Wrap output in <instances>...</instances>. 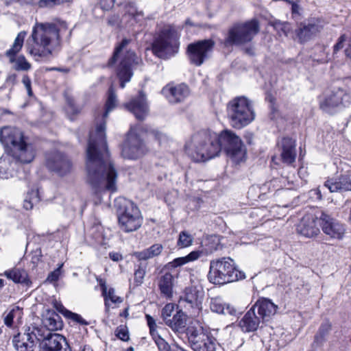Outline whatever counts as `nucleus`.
<instances>
[{
    "instance_id": "8fccbe9b",
    "label": "nucleus",
    "mask_w": 351,
    "mask_h": 351,
    "mask_svg": "<svg viewBox=\"0 0 351 351\" xmlns=\"http://www.w3.org/2000/svg\"><path fill=\"white\" fill-rule=\"evenodd\" d=\"M116 336L122 341H126L129 339V333L127 328L120 326L116 329Z\"/></svg>"
},
{
    "instance_id": "603ef678",
    "label": "nucleus",
    "mask_w": 351,
    "mask_h": 351,
    "mask_svg": "<svg viewBox=\"0 0 351 351\" xmlns=\"http://www.w3.org/2000/svg\"><path fill=\"white\" fill-rule=\"evenodd\" d=\"M154 342L160 351H170V346L162 337Z\"/></svg>"
},
{
    "instance_id": "7c9ffc66",
    "label": "nucleus",
    "mask_w": 351,
    "mask_h": 351,
    "mask_svg": "<svg viewBox=\"0 0 351 351\" xmlns=\"http://www.w3.org/2000/svg\"><path fill=\"white\" fill-rule=\"evenodd\" d=\"M162 250V245L160 243H155L149 247L146 248L141 252H135L134 256L138 261H146L159 256Z\"/></svg>"
},
{
    "instance_id": "2f4dec72",
    "label": "nucleus",
    "mask_w": 351,
    "mask_h": 351,
    "mask_svg": "<svg viewBox=\"0 0 351 351\" xmlns=\"http://www.w3.org/2000/svg\"><path fill=\"white\" fill-rule=\"evenodd\" d=\"M210 308L213 312L223 315H233L236 312L232 306L224 304L219 298H212Z\"/></svg>"
},
{
    "instance_id": "f257e3e1",
    "label": "nucleus",
    "mask_w": 351,
    "mask_h": 351,
    "mask_svg": "<svg viewBox=\"0 0 351 351\" xmlns=\"http://www.w3.org/2000/svg\"><path fill=\"white\" fill-rule=\"evenodd\" d=\"M106 122L97 124L90 132L86 149L87 179L97 191L112 193L117 189L118 173L113 166L106 141Z\"/></svg>"
},
{
    "instance_id": "4468645a",
    "label": "nucleus",
    "mask_w": 351,
    "mask_h": 351,
    "mask_svg": "<svg viewBox=\"0 0 351 351\" xmlns=\"http://www.w3.org/2000/svg\"><path fill=\"white\" fill-rule=\"evenodd\" d=\"M215 42L211 39L202 40L191 43L187 47V53L190 62L201 66L213 52Z\"/></svg>"
},
{
    "instance_id": "20e7f679",
    "label": "nucleus",
    "mask_w": 351,
    "mask_h": 351,
    "mask_svg": "<svg viewBox=\"0 0 351 351\" xmlns=\"http://www.w3.org/2000/svg\"><path fill=\"white\" fill-rule=\"evenodd\" d=\"M0 142L21 162L29 163L33 160L35 156L33 147L25 143L23 134L19 129L3 128L0 131Z\"/></svg>"
},
{
    "instance_id": "5701e85b",
    "label": "nucleus",
    "mask_w": 351,
    "mask_h": 351,
    "mask_svg": "<svg viewBox=\"0 0 351 351\" xmlns=\"http://www.w3.org/2000/svg\"><path fill=\"white\" fill-rule=\"evenodd\" d=\"M25 332L23 335L19 334L14 337L12 343L17 351H34L35 339L37 338L34 331Z\"/></svg>"
},
{
    "instance_id": "37998d69",
    "label": "nucleus",
    "mask_w": 351,
    "mask_h": 351,
    "mask_svg": "<svg viewBox=\"0 0 351 351\" xmlns=\"http://www.w3.org/2000/svg\"><path fill=\"white\" fill-rule=\"evenodd\" d=\"M193 237L185 231L181 232L178 241V245L180 247H186L193 243Z\"/></svg>"
},
{
    "instance_id": "e2e57ef3",
    "label": "nucleus",
    "mask_w": 351,
    "mask_h": 351,
    "mask_svg": "<svg viewBox=\"0 0 351 351\" xmlns=\"http://www.w3.org/2000/svg\"><path fill=\"white\" fill-rule=\"evenodd\" d=\"M346 206L348 207V208L350 209V219L351 220V199L350 200H348L346 203Z\"/></svg>"
},
{
    "instance_id": "a18cd8bd",
    "label": "nucleus",
    "mask_w": 351,
    "mask_h": 351,
    "mask_svg": "<svg viewBox=\"0 0 351 351\" xmlns=\"http://www.w3.org/2000/svg\"><path fill=\"white\" fill-rule=\"evenodd\" d=\"M308 34H315L319 32L323 27V22L319 19H311L308 20Z\"/></svg>"
},
{
    "instance_id": "bb28decb",
    "label": "nucleus",
    "mask_w": 351,
    "mask_h": 351,
    "mask_svg": "<svg viewBox=\"0 0 351 351\" xmlns=\"http://www.w3.org/2000/svg\"><path fill=\"white\" fill-rule=\"evenodd\" d=\"M66 339L61 335L49 332L42 341L43 351H60Z\"/></svg>"
},
{
    "instance_id": "b1692460",
    "label": "nucleus",
    "mask_w": 351,
    "mask_h": 351,
    "mask_svg": "<svg viewBox=\"0 0 351 351\" xmlns=\"http://www.w3.org/2000/svg\"><path fill=\"white\" fill-rule=\"evenodd\" d=\"M331 193L351 191V175L343 174L328 179L324 184Z\"/></svg>"
},
{
    "instance_id": "f704fd0d",
    "label": "nucleus",
    "mask_w": 351,
    "mask_h": 351,
    "mask_svg": "<svg viewBox=\"0 0 351 351\" xmlns=\"http://www.w3.org/2000/svg\"><path fill=\"white\" fill-rule=\"evenodd\" d=\"M5 276L16 283H22L25 285H28L29 283L28 276L25 270L15 268L10 271H6L5 272Z\"/></svg>"
},
{
    "instance_id": "f8f14e48",
    "label": "nucleus",
    "mask_w": 351,
    "mask_h": 351,
    "mask_svg": "<svg viewBox=\"0 0 351 351\" xmlns=\"http://www.w3.org/2000/svg\"><path fill=\"white\" fill-rule=\"evenodd\" d=\"M215 141L219 144L221 151L223 149L226 154L236 163L241 162L245 155L241 138L230 130H223L217 134Z\"/></svg>"
},
{
    "instance_id": "c85d7f7f",
    "label": "nucleus",
    "mask_w": 351,
    "mask_h": 351,
    "mask_svg": "<svg viewBox=\"0 0 351 351\" xmlns=\"http://www.w3.org/2000/svg\"><path fill=\"white\" fill-rule=\"evenodd\" d=\"M173 276L167 272L160 276L158 280V287L160 293L167 299L173 296Z\"/></svg>"
},
{
    "instance_id": "9d476101",
    "label": "nucleus",
    "mask_w": 351,
    "mask_h": 351,
    "mask_svg": "<svg viewBox=\"0 0 351 351\" xmlns=\"http://www.w3.org/2000/svg\"><path fill=\"white\" fill-rule=\"evenodd\" d=\"M119 223L121 230L130 232L138 230L142 225L143 217L138 208L132 201L124 197L115 199Z\"/></svg>"
},
{
    "instance_id": "dca6fc26",
    "label": "nucleus",
    "mask_w": 351,
    "mask_h": 351,
    "mask_svg": "<svg viewBox=\"0 0 351 351\" xmlns=\"http://www.w3.org/2000/svg\"><path fill=\"white\" fill-rule=\"evenodd\" d=\"M147 148L141 138L131 129L127 134L122 149V156L125 158L137 159L143 156Z\"/></svg>"
},
{
    "instance_id": "9b49d317",
    "label": "nucleus",
    "mask_w": 351,
    "mask_h": 351,
    "mask_svg": "<svg viewBox=\"0 0 351 351\" xmlns=\"http://www.w3.org/2000/svg\"><path fill=\"white\" fill-rule=\"evenodd\" d=\"M260 29L259 23L256 19H252L244 23H237L230 27L224 45H243L252 40Z\"/></svg>"
},
{
    "instance_id": "58836bf2",
    "label": "nucleus",
    "mask_w": 351,
    "mask_h": 351,
    "mask_svg": "<svg viewBox=\"0 0 351 351\" xmlns=\"http://www.w3.org/2000/svg\"><path fill=\"white\" fill-rule=\"evenodd\" d=\"M117 103V95L112 86L108 90V98L106 103V109L103 114V119H106L108 114L116 107Z\"/></svg>"
},
{
    "instance_id": "09e8293b",
    "label": "nucleus",
    "mask_w": 351,
    "mask_h": 351,
    "mask_svg": "<svg viewBox=\"0 0 351 351\" xmlns=\"http://www.w3.org/2000/svg\"><path fill=\"white\" fill-rule=\"evenodd\" d=\"M275 29L281 30L285 34H287L291 30V25L287 22H282L280 21H276L273 24Z\"/></svg>"
},
{
    "instance_id": "4be33fe9",
    "label": "nucleus",
    "mask_w": 351,
    "mask_h": 351,
    "mask_svg": "<svg viewBox=\"0 0 351 351\" xmlns=\"http://www.w3.org/2000/svg\"><path fill=\"white\" fill-rule=\"evenodd\" d=\"M125 107L130 111L138 120H143L148 114L149 108L145 95L140 92L138 97L125 104Z\"/></svg>"
},
{
    "instance_id": "ddd939ff",
    "label": "nucleus",
    "mask_w": 351,
    "mask_h": 351,
    "mask_svg": "<svg viewBox=\"0 0 351 351\" xmlns=\"http://www.w3.org/2000/svg\"><path fill=\"white\" fill-rule=\"evenodd\" d=\"M350 95L341 88L334 89L319 97V107L325 112L333 114L350 103Z\"/></svg>"
},
{
    "instance_id": "f3484780",
    "label": "nucleus",
    "mask_w": 351,
    "mask_h": 351,
    "mask_svg": "<svg viewBox=\"0 0 351 351\" xmlns=\"http://www.w3.org/2000/svg\"><path fill=\"white\" fill-rule=\"evenodd\" d=\"M46 165L47 168L60 176L69 173L72 170V162L64 154L52 152L46 154Z\"/></svg>"
},
{
    "instance_id": "ea45409f",
    "label": "nucleus",
    "mask_w": 351,
    "mask_h": 351,
    "mask_svg": "<svg viewBox=\"0 0 351 351\" xmlns=\"http://www.w3.org/2000/svg\"><path fill=\"white\" fill-rule=\"evenodd\" d=\"M330 330L331 324L328 321L323 322L315 337V343L317 345L321 344L325 340Z\"/></svg>"
},
{
    "instance_id": "39448f33",
    "label": "nucleus",
    "mask_w": 351,
    "mask_h": 351,
    "mask_svg": "<svg viewBox=\"0 0 351 351\" xmlns=\"http://www.w3.org/2000/svg\"><path fill=\"white\" fill-rule=\"evenodd\" d=\"M308 215H311V221H308V237L317 236L322 228L324 233L332 239L343 238L346 231L344 226L321 208L311 207Z\"/></svg>"
},
{
    "instance_id": "4c0bfd02",
    "label": "nucleus",
    "mask_w": 351,
    "mask_h": 351,
    "mask_svg": "<svg viewBox=\"0 0 351 351\" xmlns=\"http://www.w3.org/2000/svg\"><path fill=\"white\" fill-rule=\"evenodd\" d=\"M347 41V47L345 49L346 56L351 59V36L346 34H342L338 39L337 43L334 46V52H337L344 47V43Z\"/></svg>"
},
{
    "instance_id": "f03ea898",
    "label": "nucleus",
    "mask_w": 351,
    "mask_h": 351,
    "mask_svg": "<svg viewBox=\"0 0 351 351\" xmlns=\"http://www.w3.org/2000/svg\"><path fill=\"white\" fill-rule=\"evenodd\" d=\"M66 28V23L63 21L56 23H36L26 43L27 53L36 61L49 57L60 45V32Z\"/></svg>"
},
{
    "instance_id": "774afa93",
    "label": "nucleus",
    "mask_w": 351,
    "mask_h": 351,
    "mask_svg": "<svg viewBox=\"0 0 351 351\" xmlns=\"http://www.w3.org/2000/svg\"><path fill=\"white\" fill-rule=\"evenodd\" d=\"M170 351H185L184 349L181 348H177V350H171L170 349Z\"/></svg>"
},
{
    "instance_id": "412c9836",
    "label": "nucleus",
    "mask_w": 351,
    "mask_h": 351,
    "mask_svg": "<svg viewBox=\"0 0 351 351\" xmlns=\"http://www.w3.org/2000/svg\"><path fill=\"white\" fill-rule=\"evenodd\" d=\"M252 308L258 313L263 323L269 322L276 313L278 306L271 300L262 298L258 299Z\"/></svg>"
},
{
    "instance_id": "864d4df0",
    "label": "nucleus",
    "mask_w": 351,
    "mask_h": 351,
    "mask_svg": "<svg viewBox=\"0 0 351 351\" xmlns=\"http://www.w3.org/2000/svg\"><path fill=\"white\" fill-rule=\"evenodd\" d=\"M62 265H60L58 268L55 269L53 271L51 272L47 278V280L50 282H56L60 277V269L62 267Z\"/></svg>"
},
{
    "instance_id": "a19ab883",
    "label": "nucleus",
    "mask_w": 351,
    "mask_h": 351,
    "mask_svg": "<svg viewBox=\"0 0 351 351\" xmlns=\"http://www.w3.org/2000/svg\"><path fill=\"white\" fill-rule=\"evenodd\" d=\"M40 200L38 192L37 191L32 190L29 192L23 201V207L26 210H31L33 208L34 204L38 203Z\"/></svg>"
},
{
    "instance_id": "72a5a7b5",
    "label": "nucleus",
    "mask_w": 351,
    "mask_h": 351,
    "mask_svg": "<svg viewBox=\"0 0 351 351\" xmlns=\"http://www.w3.org/2000/svg\"><path fill=\"white\" fill-rule=\"evenodd\" d=\"M165 324L173 330L183 328L186 325V315L182 311H178L172 318L166 321Z\"/></svg>"
},
{
    "instance_id": "1a4fd4ad",
    "label": "nucleus",
    "mask_w": 351,
    "mask_h": 351,
    "mask_svg": "<svg viewBox=\"0 0 351 351\" xmlns=\"http://www.w3.org/2000/svg\"><path fill=\"white\" fill-rule=\"evenodd\" d=\"M180 36L173 25H166L159 32L152 43L153 53L162 59L175 56L179 49Z\"/></svg>"
},
{
    "instance_id": "6e6d98bb",
    "label": "nucleus",
    "mask_w": 351,
    "mask_h": 351,
    "mask_svg": "<svg viewBox=\"0 0 351 351\" xmlns=\"http://www.w3.org/2000/svg\"><path fill=\"white\" fill-rule=\"evenodd\" d=\"M292 16L298 23L300 19V8L298 4L292 3Z\"/></svg>"
},
{
    "instance_id": "de8ad7c7",
    "label": "nucleus",
    "mask_w": 351,
    "mask_h": 351,
    "mask_svg": "<svg viewBox=\"0 0 351 351\" xmlns=\"http://www.w3.org/2000/svg\"><path fill=\"white\" fill-rule=\"evenodd\" d=\"M297 38L301 43H304L306 41L307 37V26L301 23L300 27L296 30Z\"/></svg>"
},
{
    "instance_id": "c9c22d12",
    "label": "nucleus",
    "mask_w": 351,
    "mask_h": 351,
    "mask_svg": "<svg viewBox=\"0 0 351 351\" xmlns=\"http://www.w3.org/2000/svg\"><path fill=\"white\" fill-rule=\"evenodd\" d=\"M201 254H202V252L199 251H193L186 256L175 258L173 261L170 262L169 264L172 267H180V266H182L189 262L197 260L200 257Z\"/></svg>"
},
{
    "instance_id": "0e129e2a",
    "label": "nucleus",
    "mask_w": 351,
    "mask_h": 351,
    "mask_svg": "<svg viewBox=\"0 0 351 351\" xmlns=\"http://www.w3.org/2000/svg\"><path fill=\"white\" fill-rule=\"evenodd\" d=\"M12 1H15V2H19L21 3H30L32 0H12Z\"/></svg>"
},
{
    "instance_id": "338daca9",
    "label": "nucleus",
    "mask_w": 351,
    "mask_h": 351,
    "mask_svg": "<svg viewBox=\"0 0 351 351\" xmlns=\"http://www.w3.org/2000/svg\"><path fill=\"white\" fill-rule=\"evenodd\" d=\"M124 351H134V349L133 347H129L128 348H127Z\"/></svg>"
},
{
    "instance_id": "49530a36",
    "label": "nucleus",
    "mask_w": 351,
    "mask_h": 351,
    "mask_svg": "<svg viewBox=\"0 0 351 351\" xmlns=\"http://www.w3.org/2000/svg\"><path fill=\"white\" fill-rule=\"evenodd\" d=\"M175 309V305L171 303H169L165 306L162 309L161 317L166 324V321L169 319L172 315L173 312Z\"/></svg>"
},
{
    "instance_id": "2eb2a0df",
    "label": "nucleus",
    "mask_w": 351,
    "mask_h": 351,
    "mask_svg": "<svg viewBox=\"0 0 351 351\" xmlns=\"http://www.w3.org/2000/svg\"><path fill=\"white\" fill-rule=\"evenodd\" d=\"M26 35V32H20L14 39L11 48L5 53L6 56L9 58L10 62L13 64V69L16 71H27L32 67L31 64L23 55L16 57V55L23 47Z\"/></svg>"
},
{
    "instance_id": "3c124183",
    "label": "nucleus",
    "mask_w": 351,
    "mask_h": 351,
    "mask_svg": "<svg viewBox=\"0 0 351 351\" xmlns=\"http://www.w3.org/2000/svg\"><path fill=\"white\" fill-rule=\"evenodd\" d=\"M71 0H40V6L41 7H53L69 2Z\"/></svg>"
},
{
    "instance_id": "473e14b6",
    "label": "nucleus",
    "mask_w": 351,
    "mask_h": 351,
    "mask_svg": "<svg viewBox=\"0 0 351 351\" xmlns=\"http://www.w3.org/2000/svg\"><path fill=\"white\" fill-rule=\"evenodd\" d=\"M53 307L66 318L71 319L82 325H87L88 322L85 321L80 315L67 310L60 302L55 300L53 302Z\"/></svg>"
},
{
    "instance_id": "e433bc0d",
    "label": "nucleus",
    "mask_w": 351,
    "mask_h": 351,
    "mask_svg": "<svg viewBox=\"0 0 351 351\" xmlns=\"http://www.w3.org/2000/svg\"><path fill=\"white\" fill-rule=\"evenodd\" d=\"M23 316V309L19 306L12 308L4 317V324L11 327L14 323V320L19 322Z\"/></svg>"
},
{
    "instance_id": "4d7b16f0",
    "label": "nucleus",
    "mask_w": 351,
    "mask_h": 351,
    "mask_svg": "<svg viewBox=\"0 0 351 351\" xmlns=\"http://www.w3.org/2000/svg\"><path fill=\"white\" fill-rule=\"evenodd\" d=\"M22 82L27 91L28 95L30 97L32 96L33 93L31 86V80L29 79V77L27 75L23 76L22 79Z\"/></svg>"
},
{
    "instance_id": "69168bd1",
    "label": "nucleus",
    "mask_w": 351,
    "mask_h": 351,
    "mask_svg": "<svg viewBox=\"0 0 351 351\" xmlns=\"http://www.w3.org/2000/svg\"><path fill=\"white\" fill-rule=\"evenodd\" d=\"M185 24L189 25H193V23H191V20L189 19L186 20Z\"/></svg>"
},
{
    "instance_id": "5fc2aeb1",
    "label": "nucleus",
    "mask_w": 351,
    "mask_h": 351,
    "mask_svg": "<svg viewBox=\"0 0 351 351\" xmlns=\"http://www.w3.org/2000/svg\"><path fill=\"white\" fill-rule=\"evenodd\" d=\"M297 232L304 236H307V223L304 219L297 225Z\"/></svg>"
},
{
    "instance_id": "13d9d810",
    "label": "nucleus",
    "mask_w": 351,
    "mask_h": 351,
    "mask_svg": "<svg viewBox=\"0 0 351 351\" xmlns=\"http://www.w3.org/2000/svg\"><path fill=\"white\" fill-rule=\"evenodd\" d=\"M308 195L311 199L315 200H320L322 199V194L319 188L311 189L308 191Z\"/></svg>"
},
{
    "instance_id": "79ce46f5",
    "label": "nucleus",
    "mask_w": 351,
    "mask_h": 351,
    "mask_svg": "<svg viewBox=\"0 0 351 351\" xmlns=\"http://www.w3.org/2000/svg\"><path fill=\"white\" fill-rule=\"evenodd\" d=\"M145 318L149 328V333L153 340L154 341H157V339L160 338L161 336L158 334L157 331V324L156 323L155 319L149 315H145Z\"/></svg>"
},
{
    "instance_id": "393cba45",
    "label": "nucleus",
    "mask_w": 351,
    "mask_h": 351,
    "mask_svg": "<svg viewBox=\"0 0 351 351\" xmlns=\"http://www.w3.org/2000/svg\"><path fill=\"white\" fill-rule=\"evenodd\" d=\"M262 319L251 308L246 312L239 322V326L245 332L256 331L260 326Z\"/></svg>"
},
{
    "instance_id": "680f3d73",
    "label": "nucleus",
    "mask_w": 351,
    "mask_h": 351,
    "mask_svg": "<svg viewBox=\"0 0 351 351\" xmlns=\"http://www.w3.org/2000/svg\"><path fill=\"white\" fill-rule=\"evenodd\" d=\"M155 136H156V138L158 141L159 143H160V142L162 139L165 138V135H163L162 134L159 133V132H156Z\"/></svg>"
},
{
    "instance_id": "aec40b11",
    "label": "nucleus",
    "mask_w": 351,
    "mask_h": 351,
    "mask_svg": "<svg viewBox=\"0 0 351 351\" xmlns=\"http://www.w3.org/2000/svg\"><path fill=\"white\" fill-rule=\"evenodd\" d=\"M162 95L171 104L183 101L189 95L188 86L184 84H167L162 89Z\"/></svg>"
},
{
    "instance_id": "c756f323",
    "label": "nucleus",
    "mask_w": 351,
    "mask_h": 351,
    "mask_svg": "<svg viewBox=\"0 0 351 351\" xmlns=\"http://www.w3.org/2000/svg\"><path fill=\"white\" fill-rule=\"evenodd\" d=\"M44 317L43 324L49 330H58L62 328L61 317L54 311H47Z\"/></svg>"
},
{
    "instance_id": "bf43d9fd",
    "label": "nucleus",
    "mask_w": 351,
    "mask_h": 351,
    "mask_svg": "<svg viewBox=\"0 0 351 351\" xmlns=\"http://www.w3.org/2000/svg\"><path fill=\"white\" fill-rule=\"evenodd\" d=\"M109 257L111 260H112L113 261H115V262H118V261L122 260V258H123V256L121 254H119L118 252H110Z\"/></svg>"
},
{
    "instance_id": "6e6552de",
    "label": "nucleus",
    "mask_w": 351,
    "mask_h": 351,
    "mask_svg": "<svg viewBox=\"0 0 351 351\" xmlns=\"http://www.w3.org/2000/svg\"><path fill=\"white\" fill-rule=\"evenodd\" d=\"M227 116L230 125L241 129L255 119V112L252 102L245 97H237L227 105Z\"/></svg>"
},
{
    "instance_id": "c03bdc74",
    "label": "nucleus",
    "mask_w": 351,
    "mask_h": 351,
    "mask_svg": "<svg viewBox=\"0 0 351 351\" xmlns=\"http://www.w3.org/2000/svg\"><path fill=\"white\" fill-rule=\"evenodd\" d=\"M146 263H141L138 265V268L134 271V281L137 286L143 283V280L146 273Z\"/></svg>"
},
{
    "instance_id": "7ed1b4c3",
    "label": "nucleus",
    "mask_w": 351,
    "mask_h": 351,
    "mask_svg": "<svg viewBox=\"0 0 351 351\" xmlns=\"http://www.w3.org/2000/svg\"><path fill=\"white\" fill-rule=\"evenodd\" d=\"M215 139L217 133L210 130L200 131L193 134L186 143V152L196 162L212 159L221 152V147Z\"/></svg>"
},
{
    "instance_id": "6ab92c4d",
    "label": "nucleus",
    "mask_w": 351,
    "mask_h": 351,
    "mask_svg": "<svg viewBox=\"0 0 351 351\" xmlns=\"http://www.w3.org/2000/svg\"><path fill=\"white\" fill-rule=\"evenodd\" d=\"M189 341L194 351H215L216 339L203 330L191 331Z\"/></svg>"
},
{
    "instance_id": "423d86ee",
    "label": "nucleus",
    "mask_w": 351,
    "mask_h": 351,
    "mask_svg": "<svg viewBox=\"0 0 351 351\" xmlns=\"http://www.w3.org/2000/svg\"><path fill=\"white\" fill-rule=\"evenodd\" d=\"M130 40L124 38L115 48L112 57L109 60V64L112 65L117 60H120L117 73L120 80V86L125 87L126 82L130 81L133 75L132 68L134 64H138L141 60L136 53L128 48Z\"/></svg>"
},
{
    "instance_id": "a211bd4d",
    "label": "nucleus",
    "mask_w": 351,
    "mask_h": 351,
    "mask_svg": "<svg viewBox=\"0 0 351 351\" xmlns=\"http://www.w3.org/2000/svg\"><path fill=\"white\" fill-rule=\"evenodd\" d=\"M204 296L202 289L195 286L188 287L180 296L179 304L188 310H193L195 313H198L202 309Z\"/></svg>"
},
{
    "instance_id": "a878e982",
    "label": "nucleus",
    "mask_w": 351,
    "mask_h": 351,
    "mask_svg": "<svg viewBox=\"0 0 351 351\" xmlns=\"http://www.w3.org/2000/svg\"><path fill=\"white\" fill-rule=\"evenodd\" d=\"M279 145L281 147V158L282 162L288 165L293 162L296 157L295 141L291 138H283Z\"/></svg>"
},
{
    "instance_id": "0eeeda50",
    "label": "nucleus",
    "mask_w": 351,
    "mask_h": 351,
    "mask_svg": "<svg viewBox=\"0 0 351 351\" xmlns=\"http://www.w3.org/2000/svg\"><path fill=\"white\" fill-rule=\"evenodd\" d=\"M245 274L239 271L230 258L223 257L210 262L208 278L215 285H225L245 278Z\"/></svg>"
},
{
    "instance_id": "cd10ccee",
    "label": "nucleus",
    "mask_w": 351,
    "mask_h": 351,
    "mask_svg": "<svg viewBox=\"0 0 351 351\" xmlns=\"http://www.w3.org/2000/svg\"><path fill=\"white\" fill-rule=\"evenodd\" d=\"M100 287L102 295L104 299L105 309L106 312L109 311L111 304H120L123 302L122 298L115 294L114 289H108L105 282H101Z\"/></svg>"
},
{
    "instance_id": "052dcab7",
    "label": "nucleus",
    "mask_w": 351,
    "mask_h": 351,
    "mask_svg": "<svg viewBox=\"0 0 351 351\" xmlns=\"http://www.w3.org/2000/svg\"><path fill=\"white\" fill-rule=\"evenodd\" d=\"M9 177L8 173L3 169V168H0V178L1 179H8Z\"/></svg>"
}]
</instances>
